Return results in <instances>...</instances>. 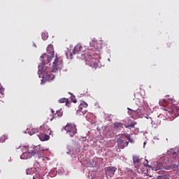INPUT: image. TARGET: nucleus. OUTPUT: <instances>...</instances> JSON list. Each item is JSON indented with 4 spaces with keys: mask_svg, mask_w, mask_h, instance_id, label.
<instances>
[{
    "mask_svg": "<svg viewBox=\"0 0 179 179\" xmlns=\"http://www.w3.org/2000/svg\"><path fill=\"white\" fill-rule=\"evenodd\" d=\"M82 47L80 45L78 44L74 47V48L72 49H68L66 51V55L68 58V59H72L73 58V55H78L77 58H79V55H83V50H82Z\"/></svg>",
    "mask_w": 179,
    "mask_h": 179,
    "instance_id": "obj_3",
    "label": "nucleus"
},
{
    "mask_svg": "<svg viewBox=\"0 0 179 179\" xmlns=\"http://www.w3.org/2000/svg\"><path fill=\"white\" fill-rule=\"evenodd\" d=\"M115 127L116 128H124V124L120 122H115Z\"/></svg>",
    "mask_w": 179,
    "mask_h": 179,
    "instance_id": "obj_15",
    "label": "nucleus"
},
{
    "mask_svg": "<svg viewBox=\"0 0 179 179\" xmlns=\"http://www.w3.org/2000/svg\"><path fill=\"white\" fill-rule=\"evenodd\" d=\"M57 118H59V116H58V115L57 113H55L52 115V118L50 119V117H48V120L52 121V120H57Z\"/></svg>",
    "mask_w": 179,
    "mask_h": 179,
    "instance_id": "obj_22",
    "label": "nucleus"
},
{
    "mask_svg": "<svg viewBox=\"0 0 179 179\" xmlns=\"http://www.w3.org/2000/svg\"><path fill=\"white\" fill-rule=\"evenodd\" d=\"M36 132H37V129L36 128L29 129V131H28V134L31 136L34 135V134H36Z\"/></svg>",
    "mask_w": 179,
    "mask_h": 179,
    "instance_id": "obj_17",
    "label": "nucleus"
},
{
    "mask_svg": "<svg viewBox=\"0 0 179 179\" xmlns=\"http://www.w3.org/2000/svg\"><path fill=\"white\" fill-rule=\"evenodd\" d=\"M42 39L45 41L47 38H48V32H43L42 33Z\"/></svg>",
    "mask_w": 179,
    "mask_h": 179,
    "instance_id": "obj_19",
    "label": "nucleus"
},
{
    "mask_svg": "<svg viewBox=\"0 0 179 179\" xmlns=\"http://www.w3.org/2000/svg\"><path fill=\"white\" fill-rule=\"evenodd\" d=\"M172 155H173V156L176 157V156H177L178 154L177 152H172Z\"/></svg>",
    "mask_w": 179,
    "mask_h": 179,
    "instance_id": "obj_29",
    "label": "nucleus"
},
{
    "mask_svg": "<svg viewBox=\"0 0 179 179\" xmlns=\"http://www.w3.org/2000/svg\"><path fill=\"white\" fill-rule=\"evenodd\" d=\"M59 103H66V104H68V99L66 98H62L59 100Z\"/></svg>",
    "mask_w": 179,
    "mask_h": 179,
    "instance_id": "obj_21",
    "label": "nucleus"
},
{
    "mask_svg": "<svg viewBox=\"0 0 179 179\" xmlns=\"http://www.w3.org/2000/svg\"><path fill=\"white\" fill-rule=\"evenodd\" d=\"M145 145H146V142H144V146H145Z\"/></svg>",
    "mask_w": 179,
    "mask_h": 179,
    "instance_id": "obj_32",
    "label": "nucleus"
},
{
    "mask_svg": "<svg viewBox=\"0 0 179 179\" xmlns=\"http://www.w3.org/2000/svg\"><path fill=\"white\" fill-rule=\"evenodd\" d=\"M127 139H128L129 142H130L131 143H134V140L132 138H131V137H127Z\"/></svg>",
    "mask_w": 179,
    "mask_h": 179,
    "instance_id": "obj_28",
    "label": "nucleus"
},
{
    "mask_svg": "<svg viewBox=\"0 0 179 179\" xmlns=\"http://www.w3.org/2000/svg\"><path fill=\"white\" fill-rule=\"evenodd\" d=\"M135 103L138 107H143V108H145V103L143 102V99L137 98L135 99Z\"/></svg>",
    "mask_w": 179,
    "mask_h": 179,
    "instance_id": "obj_13",
    "label": "nucleus"
},
{
    "mask_svg": "<svg viewBox=\"0 0 179 179\" xmlns=\"http://www.w3.org/2000/svg\"><path fill=\"white\" fill-rule=\"evenodd\" d=\"M8 139V136L6 135H3L1 138H0V142L1 143H3V142H5V141Z\"/></svg>",
    "mask_w": 179,
    "mask_h": 179,
    "instance_id": "obj_20",
    "label": "nucleus"
},
{
    "mask_svg": "<svg viewBox=\"0 0 179 179\" xmlns=\"http://www.w3.org/2000/svg\"><path fill=\"white\" fill-rule=\"evenodd\" d=\"M27 176H33V179H43V177L40 176L37 169L36 168L28 169L26 171Z\"/></svg>",
    "mask_w": 179,
    "mask_h": 179,
    "instance_id": "obj_7",
    "label": "nucleus"
},
{
    "mask_svg": "<svg viewBox=\"0 0 179 179\" xmlns=\"http://www.w3.org/2000/svg\"><path fill=\"white\" fill-rule=\"evenodd\" d=\"M69 94H71V101L73 103H76V99H75V96L72 95V93L69 92Z\"/></svg>",
    "mask_w": 179,
    "mask_h": 179,
    "instance_id": "obj_26",
    "label": "nucleus"
},
{
    "mask_svg": "<svg viewBox=\"0 0 179 179\" xmlns=\"http://www.w3.org/2000/svg\"><path fill=\"white\" fill-rule=\"evenodd\" d=\"M56 114H57V117H60L62 115H63L64 112H62V110H59L56 112Z\"/></svg>",
    "mask_w": 179,
    "mask_h": 179,
    "instance_id": "obj_24",
    "label": "nucleus"
},
{
    "mask_svg": "<svg viewBox=\"0 0 179 179\" xmlns=\"http://www.w3.org/2000/svg\"><path fill=\"white\" fill-rule=\"evenodd\" d=\"M41 132L43 134H48V135H51V129L48 127V125L44 124L40 127Z\"/></svg>",
    "mask_w": 179,
    "mask_h": 179,
    "instance_id": "obj_10",
    "label": "nucleus"
},
{
    "mask_svg": "<svg viewBox=\"0 0 179 179\" xmlns=\"http://www.w3.org/2000/svg\"><path fill=\"white\" fill-rule=\"evenodd\" d=\"M136 125V122H131V124L125 126V128H128V129H131V128H135V126Z\"/></svg>",
    "mask_w": 179,
    "mask_h": 179,
    "instance_id": "obj_16",
    "label": "nucleus"
},
{
    "mask_svg": "<svg viewBox=\"0 0 179 179\" xmlns=\"http://www.w3.org/2000/svg\"><path fill=\"white\" fill-rule=\"evenodd\" d=\"M129 110L128 114L130 115L131 118H135L136 115H138V110H132L129 108H127Z\"/></svg>",
    "mask_w": 179,
    "mask_h": 179,
    "instance_id": "obj_12",
    "label": "nucleus"
},
{
    "mask_svg": "<svg viewBox=\"0 0 179 179\" xmlns=\"http://www.w3.org/2000/svg\"><path fill=\"white\" fill-rule=\"evenodd\" d=\"M4 92H5V89H3L2 85L0 84V94H3Z\"/></svg>",
    "mask_w": 179,
    "mask_h": 179,
    "instance_id": "obj_25",
    "label": "nucleus"
},
{
    "mask_svg": "<svg viewBox=\"0 0 179 179\" xmlns=\"http://www.w3.org/2000/svg\"><path fill=\"white\" fill-rule=\"evenodd\" d=\"M31 157H35V162H38L40 159H42V160H45L43 156L40 155V152L38 151L36 152L35 150H29L28 151L23 152L20 158L22 159H31Z\"/></svg>",
    "mask_w": 179,
    "mask_h": 179,
    "instance_id": "obj_2",
    "label": "nucleus"
},
{
    "mask_svg": "<svg viewBox=\"0 0 179 179\" xmlns=\"http://www.w3.org/2000/svg\"><path fill=\"white\" fill-rule=\"evenodd\" d=\"M131 179H134V178H131Z\"/></svg>",
    "mask_w": 179,
    "mask_h": 179,
    "instance_id": "obj_33",
    "label": "nucleus"
},
{
    "mask_svg": "<svg viewBox=\"0 0 179 179\" xmlns=\"http://www.w3.org/2000/svg\"><path fill=\"white\" fill-rule=\"evenodd\" d=\"M44 58H47L48 59V62H51V58L48 57V55H45Z\"/></svg>",
    "mask_w": 179,
    "mask_h": 179,
    "instance_id": "obj_27",
    "label": "nucleus"
},
{
    "mask_svg": "<svg viewBox=\"0 0 179 179\" xmlns=\"http://www.w3.org/2000/svg\"><path fill=\"white\" fill-rule=\"evenodd\" d=\"M117 142L119 149H125V148H127V146L129 145L127 141L122 140V137H119L117 139Z\"/></svg>",
    "mask_w": 179,
    "mask_h": 179,
    "instance_id": "obj_8",
    "label": "nucleus"
},
{
    "mask_svg": "<svg viewBox=\"0 0 179 179\" xmlns=\"http://www.w3.org/2000/svg\"><path fill=\"white\" fill-rule=\"evenodd\" d=\"M50 111H51L52 115H54V114H55V111H54V109H50Z\"/></svg>",
    "mask_w": 179,
    "mask_h": 179,
    "instance_id": "obj_30",
    "label": "nucleus"
},
{
    "mask_svg": "<svg viewBox=\"0 0 179 179\" xmlns=\"http://www.w3.org/2000/svg\"><path fill=\"white\" fill-rule=\"evenodd\" d=\"M62 59L61 57H58L56 55V58L53 62L52 69L45 66V65L42 64L38 66L39 71L43 73V80H53L55 76L51 73H55L58 69H61L63 66Z\"/></svg>",
    "mask_w": 179,
    "mask_h": 179,
    "instance_id": "obj_1",
    "label": "nucleus"
},
{
    "mask_svg": "<svg viewBox=\"0 0 179 179\" xmlns=\"http://www.w3.org/2000/svg\"><path fill=\"white\" fill-rule=\"evenodd\" d=\"M157 170H159V169H155V171H157Z\"/></svg>",
    "mask_w": 179,
    "mask_h": 179,
    "instance_id": "obj_31",
    "label": "nucleus"
},
{
    "mask_svg": "<svg viewBox=\"0 0 179 179\" xmlns=\"http://www.w3.org/2000/svg\"><path fill=\"white\" fill-rule=\"evenodd\" d=\"M141 158L138 156H134L133 157V162L134 164H141Z\"/></svg>",
    "mask_w": 179,
    "mask_h": 179,
    "instance_id": "obj_14",
    "label": "nucleus"
},
{
    "mask_svg": "<svg viewBox=\"0 0 179 179\" xmlns=\"http://www.w3.org/2000/svg\"><path fill=\"white\" fill-rule=\"evenodd\" d=\"M85 62L86 65L92 66V68H99V55H85Z\"/></svg>",
    "mask_w": 179,
    "mask_h": 179,
    "instance_id": "obj_4",
    "label": "nucleus"
},
{
    "mask_svg": "<svg viewBox=\"0 0 179 179\" xmlns=\"http://www.w3.org/2000/svg\"><path fill=\"white\" fill-rule=\"evenodd\" d=\"M87 103L83 101L79 106L76 111L77 115H85L87 113Z\"/></svg>",
    "mask_w": 179,
    "mask_h": 179,
    "instance_id": "obj_6",
    "label": "nucleus"
},
{
    "mask_svg": "<svg viewBox=\"0 0 179 179\" xmlns=\"http://www.w3.org/2000/svg\"><path fill=\"white\" fill-rule=\"evenodd\" d=\"M157 179H170V178L167 175H164V176H158Z\"/></svg>",
    "mask_w": 179,
    "mask_h": 179,
    "instance_id": "obj_23",
    "label": "nucleus"
},
{
    "mask_svg": "<svg viewBox=\"0 0 179 179\" xmlns=\"http://www.w3.org/2000/svg\"><path fill=\"white\" fill-rule=\"evenodd\" d=\"M67 135H69L71 138H73L75 135L78 133V129H76V125L72 123H67L64 127Z\"/></svg>",
    "mask_w": 179,
    "mask_h": 179,
    "instance_id": "obj_5",
    "label": "nucleus"
},
{
    "mask_svg": "<svg viewBox=\"0 0 179 179\" xmlns=\"http://www.w3.org/2000/svg\"><path fill=\"white\" fill-rule=\"evenodd\" d=\"M50 50V52H52V54H51V57L54 58V49L52 48V45H49L48 47V50Z\"/></svg>",
    "mask_w": 179,
    "mask_h": 179,
    "instance_id": "obj_18",
    "label": "nucleus"
},
{
    "mask_svg": "<svg viewBox=\"0 0 179 179\" xmlns=\"http://www.w3.org/2000/svg\"><path fill=\"white\" fill-rule=\"evenodd\" d=\"M38 138H39L40 141H41L42 142H44L45 141H48V139H50V134H48L47 133L41 132L40 134H38Z\"/></svg>",
    "mask_w": 179,
    "mask_h": 179,
    "instance_id": "obj_11",
    "label": "nucleus"
},
{
    "mask_svg": "<svg viewBox=\"0 0 179 179\" xmlns=\"http://www.w3.org/2000/svg\"><path fill=\"white\" fill-rule=\"evenodd\" d=\"M106 176L109 177H114L115 171H117V167L115 166H108L105 169Z\"/></svg>",
    "mask_w": 179,
    "mask_h": 179,
    "instance_id": "obj_9",
    "label": "nucleus"
}]
</instances>
